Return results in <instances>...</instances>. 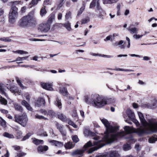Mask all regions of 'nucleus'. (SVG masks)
<instances>
[{"label": "nucleus", "instance_id": "obj_1", "mask_svg": "<svg viewBox=\"0 0 157 157\" xmlns=\"http://www.w3.org/2000/svg\"><path fill=\"white\" fill-rule=\"evenodd\" d=\"M102 123L106 128V130L105 132V135L101 140H98L99 136H95V133L88 130H85L84 132L85 134L88 136H94L93 139L95 140L92 144L91 141H90L85 144L83 148L81 149H77L71 153V155L73 157H82L86 149L90 147L96 145L97 147L90 148L88 151V153H91L98 149L103 147L106 144L112 142L116 140L118 137L124 136L126 134H129L132 132V129L130 127L125 126L124 128L125 132L122 131L117 133L116 132L118 130L117 126H113L105 118L101 119Z\"/></svg>", "mask_w": 157, "mask_h": 157}, {"label": "nucleus", "instance_id": "obj_2", "mask_svg": "<svg viewBox=\"0 0 157 157\" xmlns=\"http://www.w3.org/2000/svg\"><path fill=\"white\" fill-rule=\"evenodd\" d=\"M138 115L141 123L144 127L137 128L135 130V132L139 136L157 132V119L151 118L148 119L147 121L141 113L138 112Z\"/></svg>", "mask_w": 157, "mask_h": 157}, {"label": "nucleus", "instance_id": "obj_3", "mask_svg": "<svg viewBox=\"0 0 157 157\" xmlns=\"http://www.w3.org/2000/svg\"><path fill=\"white\" fill-rule=\"evenodd\" d=\"M36 22V19L34 15L30 13L21 18L19 20L18 25L20 27L25 28L35 25Z\"/></svg>", "mask_w": 157, "mask_h": 157}, {"label": "nucleus", "instance_id": "obj_4", "mask_svg": "<svg viewBox=\"0 0 157 157\" xmlns=\"http://www.w3.org/2000/svg\"><path fill=\"white\" fill-rule=\"evenodd\" d=\"M18 8L15 6H11L9 13V22L13 24L18 17Z\"/></svg>", "mask_w": 157, "mask_h": 157}, {"label": "nucleus", "instance_id": "obj_5", "mask_svg": "<svg viewBox=\"0 0 157 157\" xmlns=\"http://www.w3.org/2000/svg\"><path fill=\"white\" fill-rule=\"evenodd\" d=\"M105 100V97H101L98 95H96L94 106L97 108H102L106 105V101Z\"/></svg>", "mask_w": 157, "mask_h": 157}, {"label": "nucleus", "instance_id": "obj_6", "mask_svg": "<svg viewBox=\"0 0 157 157\" xmlns=\"http://www.w3.org/2000/svg\"><path fill=\"white\" fill-rule=\"evenodd\" d=\"M14 118L16 122L24 127L26 126L27 123L28 119L25 114H23L21 116L15 115Z\"/></svg>", "mask_w": 157, "mask_h": 157}, {"label": "nucleus", "instance_id": "obj_7", "mask_svg": "<svg viewBox=\"0 0 157 157\" xmlns=\"http://www.w3.org/2000/svg\"><path fill=\"white\" fill-rule=\"evenodd\" d=\"M50 26L47 23H44L40 24L38 27V30L41 32H47L50 29Z\"/></svg>", "mask_w": 157, "mask_h": 157}, {"label": "nucleus", "instance_id": "obj_8", "mask_svg": "<svg viewBox=\"0 0 157 157\" xmlns=\"http://www.w3.org/2000/svg\"><path fill=\"white\" fill-rule=\"evenodd\" d=\"M96 95H92L90 96H86L85 97V101L88 104H92L94 106V102Z\"/></svg>", "mask_w": 157, "mask_h": 157}, {"label": "nucleus", "instance_id": "obj_9", "mask_svg": "<svg viewBox=\"0 0 157 157\" xmlns=\"http://www.w3.org/2000/svg\"><path fill=\"white\" fill-rule=\"evenodd\" d=\"M41 85L43 88L46 90H53V88L52 87V83H48L45 82H41Z\"/></svg>", "mask_w": 157, "mask_h": 157}, {"label": "nucleus", "instance_id": "obj_10", "mask_svg": "<svg viewBox=\"0 0 157 157\" xmlns=\"http://www.w3.org/2000/svg\"><path fill=\"white\" fill-rule=\"evenodd\" d=\"M133 25H131L127 29L131 34H137L138 33L139 29L136 27H133L132 26Z\"/></svg>", "mask_w": 157, "mask_h": 157}, {"label": "nucleus", "instance_id": "obj_11", "mask_svg": "<svg viewBox=\"0 0 157 157\" xmlns=\"http://www.w3.org/2000/svg\"><path fill=\"white\" fill-rule=\"evenodd\" d=\"M45 103V101L44 99L42 98H38L37 101L35 102V105L37 107L44 106Z\"/></svg>", "mask_w": 157, "mask_h": 157}, {"label": "nucleus", "instance_id": "obj_12", "mask_svg": "<svg viewBox=\"0 0 157 157\" xmlns=\"http://www.w3.org/2000/svg\"><path fill=\"white\" fill-rule=\"evenodd\" d=\"M56 125L57 129L59 130L61 134L63 136H65L66 135V131L64 129L63 126L58 123Z\"/></svg>", "mask_w": 157, "mask_h": 157}, {"label": "nucleus", "instance_id": "obj_13", "mask_svg": "<svg viewBox=\"0 0 157 157\" xmlns=\"http://www.w3.org/2000/svg\"><path fill=\"white\" fill-rule=\"evenodd\" d=\"M54 104L55 105L57 106L59 109H61L62 108V104L61 102V99L57 97L56 98V101H54Z\"/></svg>", "mask_w": 157, "mask_h": 157}, {"label": "nucleus", "instance_id": "obj_14", "mask_svg": "<svg viewBox=\"0 0 157 157\" xmlns=\"http://www.w3.org/2000/svg\"><path fill=\"white\" fill-rule=\"evenodd\" d=\"M59 92L64 96H67L68 94L67 89L65 87L60 88Z\"/></svg>", "mask_w": 157, "mask_h": 157}, {"label": "nucleus", "instance_id": "obj_15", "mask_svg": "<svg viewBox=\"0 0 157 157\" xmlns=\"http://www.w3.org/2000/svg\"><path fill=\"white\" fill-rule=\"evenodd\" d=\"M126 113L128 117L131 120L132 119H134L135 117L134 113L131 110L128 109L126 112Z\"/></svg>", "mask_w": 157, "mask_h": 157}, {"label": "nucleus", "instance_id": "obj_16", "mask_svg": "<svg viewBox=\"0 0 157 157\" xmlns=\"http://www.w3.org/2000/svg\"><path fill=\"white\" fill-rule=\"evenodd\" d=\"M55 15L53 13H52L48 17V18L46 23L48 24L50 26L53 21L55 19Z\"/></svg>", "mask_w": 157, "mask_h": 157}, {"label": "nucleus", "instance_id": "obj_17", "mask_svg": "<svg viewBox=\"0 0 157 157\" xmlns=\"http://www.w3.org/2000/svg\"><path fill=\"white\" fill-rule=\"evenodd\" d=\"M108 155L109 157H118L119 156L117 151H116L109 152L108 153Z\"/></svg>", "mask_w": 157, "mask_h": 157}, {"label": "nucleus", "instance_id": "obj_18", "mask_svg": "<svg viewBox=\"0 0 157 157\" xmlns=\"http://www.w3.org/2000/svg\"><path fill=\"white\" fill-rule=\"evenodd\" d=\"M99 0H92L90 3L89 8L91 9L95 6H97V5L99 4Z\"/></svg>", "mask_w": 157, "mask_h": 157}, {"label": "nucleus", "instance_id": "obj_19", "mask_svg": "<svg viewBox=\"0 0 157 157\" xmlns=\"http://www.w3.org/2000/svg\"><path fill=\"white\" fill-rule=\"evenodd\" d=\"M64 146L66 149H71L74 147L75 145L73 144L72 142H69L66 143Z\"/></svg>", "mask_w": 157, "mask_h": 157}, {"label": "nucleus", "instance_id": "obj_20", "mask_svg": "<svg viewBox=\"0 0 157 157\" xmlns=\"http://www.w3.org/2000/svg\"><path fill=\"white\" fill-rule=\"evenodd\" d=\"M48 149V146L45 145L44 146H40L38 147L37 148L38 151L39 152H42L43 151H46Z\"/></svg>", "mask_w": 157, "mask_h": 157}, {"label": "nucleus", "instance_id": "obj_21", "mask_svg": "<svg viewBox=\"0 0 157 157\" xmlns=\"http://www.w3.org/2000/svg\"><path fill=\"white\" fill-rule=\"evenodd\" d=\"M49 142L52 143L53 145H54L56 146L61 147L63 146V144L61 142L57 141L51 140Z\"/></svg>", "mask_w": 157, "mask_h": 157}, {"label": "nucleus", "instance_id": "obj_22", "mask_svg": "<svg viewBox=\"0 0 157 157\" xmlns=\"http://www.w3.org/2000/svg\"><path fill=\"white\" fill-rule=\"evenodd\" d=\"M21 104L25 106L29 110L32 111V108L31 107L29 104L25 100H23L21 102Z\"/></svg>", "mask_w": 157, "mask_h": 157}, {"label": "nucleus", "instance_id": "obj_23", "mask_svg": "<svg viewBox=\"0 0 157 157\" xmlns=\"http://www.w3.org/2000/svg\"><path fill=\"white\" fill-rule=\"evenodd\" d=\"M10 90L13 93H17L18 95L20 94V92H19V90L17 86H11L10 88Z\"/></svg>", "mask_w": 157, "mask_h": 157}, {"label": "nucleus", "instance_id": "obj_24", "mask_svg": "<svg viewBox=\"0 0 157 157\" xmlns=\"http://www.w3.org/2000/svg\"><path fill=\"white\" fill-rule=\"evenodd\" d=\"M157 140V135H154L153 136L150 138L148 140V142L150 143H154L156 140Z\"/></svg>", "mask_w": 157, "mask_h": 157}, {"label": "nucleus", "instance_id": "obj_25", "mask_svg": "<svg viewBox=\"0 0 157 157\" xmlns=\"http://www.w3.org/2000/svg\"><path fill=\"white\" fill-rule=\"evenodd\" d=\"M118 0H103V2L104 4H111L117 2Z\"/></svg>", "mask_w": 157, "mask_h": 157}, {"label": "nucleus", "instance_id": "obj_26", "mask_svg": "<svg viewBox=\"0 0 157 157\" xmlns=\"http://www.w3.org/2000/svg\"><path fill=\"white\" fill-rule=\"evenodd\" d=\"M40 1V0H32L31 2L29 4V8H31L32 6L36 5L38 2Z\"/></svg>", "mask_w": 157, "mask_h": 157}, {"label": "nucleus", "instance_id": "obj_27", "mask_svg": "<svg viewBox=\"0 0 157 157\" xmlns=\"http://www.w3.org/2000/svg\"><path fill=\"white\" fill-rule=\"evenodd\" d=\"M16 131H17V134L16 138L17 139H20L22 138V132L18 129H16Z\"/></svg>", "mask_w": 157, "mask_h": 157}, {"label": "nucleus", "instance_id": "obj_28", "mask_svg": "<svg viewBox=\"0 0 157 157\" xmlns=\"http://www.w3.org/2000/svg\"><path fill=\"white\" fill-rule=\"evenodd\" d=\"M33 142L35 144L38 145L40 144H43V141L42 140H40L34 138L33 140Z\"/></svg>", "mask_w": 157, "mask_h": 157}, {"label": "nucleus", "instance_id": "obj_29", "mask_svg": "<svg viewBox=\"0 0 157 157\" xmlns=\"http://www.w3.org/2000/svg\"><path fill=\"white\" fill-rule=\"evenodd\" d=\"M0 91L1 93L6 96V94L5 92V89L4 88V86L3 84H2L0 83Z\"/></svg>", "mask_w": 157, "mask_h": 157}, {"label": "nucleus", "instance_id": "obj_30", "mask_svg": "<svg viewBox=\"0 0 157 157\" xmlns=\"http://www.w3.org/2000/svg\"><path fill=\"white\" fill-rule=\"evenodd\" d=\"M47 12L46 10L45 7H43L41 9L40 12V16L43 17L45 16V14H46Z\"/></svg>", "mask_w": 157, "mask_h": 157}, {"label": "nucleus", "instance_id": "obj_31", "mask_svg": "<svg viewBox=\"0 0 157 157\" xmlns=\"http://www.w3.org/2000/svg\"><path fill=\"white\" fill-rule=\"evenodd\" d=\"M63 25L68 30L70 31L71 29V24L68 21L63 24Z\"/></svg>", "mask_w": 157, "mask_h": 157}, {"label": "nucleus", "instance_id": "obj_32", "mask_svg": "<svg viewBox=\"0 0 157 157\" xmlns=\"http://www.w3.org/2000/svg\"><path fill=\"white\" fill-rule=\"evenodd\" d=\"M3 136L6 137L11 139L14 138L13 135L7 132H5L3 133Z\"/></svg>", "mask_w": 157, "mask_h": 157}, {"label": "nucleus", "instance_id": "obj_33", "mask_svg": "<svg viewBox=\"0 0 157 157\" xmlns=\"http://www.w3.org/2000/svg\"><path fill=\"white\" fill-rule=\"evenodd\" d=\"M14 106L16 110L19 111L21 112H22L23 109L21 105L17 104H14Z\"/></svg>", "mask_w": 157, "mask_h": 157}, {"label": "nucleus", "instance_id": "obj_34", "mask_svg": "<svg viewBox=\"0 0 157 157\" xmlns=\"http://www.w3.org/2000/svg\"><path fill=\"white\" fill-rule=\"evenodd\" d=\"M12 52L14 53L20 54L22 55L23 54H28V52L26 51H25L23 50H17L16 51H13Z\"/></svg>", "mask_w": 157, "mask_h": 157}, {"label": "nucleus", "instance_id": "obj_35", "mask_svg": "<svg viewBox=\"0 0 157 157\" xmlns=\"http://www.w3.org/2000/svg\"><path fill=\"white\" fill-rule=\"evenodd\" d=\"M0 103L1 104L6 105L7 104V101L0 95Z\"/></svg>", "mask_w": 157, "mask_h": 157}, {"label": "nucleus", "instance_id": "obj_36", "mask_svg": "<svg viewBox=\"0 0 157 157\" xmlns=\"http://www.w3.org/2000/svg\"><path fill=\"white\" fill-rule=\"evenodd\" d=\"M59 119L63 121H65L67 120L66 117L63 114H60L58 115Z\"/></svg>", "mask_w": 157, "mask_h": 157}, {"label": "nucleus", "instance_id": "obj_37", "mask_svg": "<svg viewBox=\"0 0 157 157\" xmlns=\"http://www.w3.org/2000/svg\"><path fill=\"white\" fill-rule=\"evenodd\" d=\"M105 99H106L105 100L106 101V105L112 103L115 101V100L113 99H112L111 98H107L105 97Z\"/></svg>", "mask_w": 157, "mask_h": 157}, {"label": "nucleus", "instance_id": "obj_38", "mask_svg": "<svg viewBox=\"0 0 157 157\" xmlns=\"http://www.w3.org/2000/svg\"><path fill=\"white\" fill-rule=\"evenodd\" d=\"M123 148L125 151H127L130 149L131 147L130 144H126L124 145L123 146Z\"/></svg>", "mask_w": 157, "mask_h": 157}, {"label": "nucleus", "instance_id": "obj_39", "mask_svg": "<svg viewBox=\"0 0 157 157\" xmlns=\"http://www.w3.org/2000/svg\"><path fill=\"white\" fill-rule=\"evenodd\" d=\"M85 4H83L82 6V7L80 8L79 10L78 11V13L77 14V15L78 16L80 15L81 14L83 11L84 9H85Z\"/></svg>", "mask_w": 157, "mask_h": 157}, {"label": "nucleus", "instance_id": "obj_40", "mask_svg": "<svg viewBox=\"0 0 157 157\" xmlns=\"http://www.w3.org/2000/svg\"><path fill=\"white\" fill-rule=\"evenodd\" d=\"M71 13L69 11H67L65 15V18L67 20L71 18Z\"/></svg>", "mask_w": 157, "mask_h": 157}, {"label": "nucleus", "instance_id": "obj_41", "mask_svg": "<svg viewBox=\"0 0 157 157\" xmlns=\"http://www.w3.org/2000/svg\"><path fill=\"white\" fill-rule=\"evenodd\" d=\"M99 13V15H98V17L100 18L101 19L103 20L104 19V16L105 14V12L104 11H103L101 12H98Z\"/></svg>", "mask_w": 157, "mask_h": 157}, {"label": "nucleus", "instance_id": "obj_42", "mask_svg": "<svg viewBox=\"0 0 157 157\" xmlns=\"http://www.w3.org/2000/svg\"><path fill=\"white\" fill-rule=\"evenodd\" d=\"M0 40L6 42H9L11 41V40L8 37H4L3 38H0Z\"/></svg>", "mask_w": 157, "mask_h": 157}, {"label": "nucleus", "instance_id": "obj_43", "mask_svg": "<svg viewBox=\"0 0 157 157\" xmlns=\"http://www.w3.org/2000/svg\"><path fill=\"white\" fill-rule=\"evenodd\" d=\"M90 21V18L88 17H87L86 18H84L82 19L81 22L82 23V24H85L87 23L89 21Z\"/></svg>", "mask_w": 157, "mask_h": 157}, {"label": "nucleus", "instance_id": "obj_44", "mask_svg": "<svg viewBox=\"0 0 157 157\" xmlns=\"http://www.w3.org/2000/svg\"><path fill=\"white\" fill-rule=\"evenodd\" d=\"M72 139L73 142L75 143L78 142L79 140L77 136H74L72 137Z\"/></svg>", "mask_w": 157, "mask_h": 157}, {"label": "nucleus", "instance_id": "obj_45", "mask_svg": "<svg viewBox=\"0 0 157 157\" xmlns=\"http://www.w3.org/2000/svg\"><path fill=\"white\" fill-rule=\"evenodd\" d=\"M31 133H29L27 134L25 136H24L23 139H22L21 141H25L26 139H28L32 135Z\"/></svg>", "mask_w": 157, "mask_h": 157}, {"label": "nucleus", "instance_id": "obj_46", "mask_svg": "<svg viewBox=\"0 0 157 157\" xmlns=\"http://www.w3.org/2000/svg\"><path fill=\"white\" fill-rule=\"evenodd\" d=\"M51 1L50 0H44V6L45 7L46 6L48 5H51Z\"/></svg>", "mask_w": 157, "mask_h": 157}, {"label": "nucleus", "instance_id": "obj_47", "mask_svg": "<svg viewBox=\"0 0 157 157\" xmlns=\"http://www.w3.org/2000/svg\"><path fill=\"white\" fill-rule=\"evenodd\" d=\"M97 11H96L97 13L101 12L104 11L101 8V7L100 6L99 4H98L96 6Z\"/></svg>", "mask_w": 157, "mask_h": 157}, {"label": "nucleus", "instance_id": "obj_48", "mask_svg": "<svg viewBox=\"0 0 157 157\" xmlns=\"http://www.w3.org/2000/svg\"><path fill=\"white\" fill-rule=\"evenodd\" d=\"M68 124L73 126L75 128H77V126L73 121L70 120L68 121Z\"/></svg>", "mask_w": 157, "mask_h": 157}, {"label": "nucleus", "instance_id": "obj_49", "mask_svg": "<svg viewBox=\"0 0 157 157\" xmlns=\"http://www.w3.org/2000/svg\"><path fill=\"white\" fill-rule=\"evenodd\" d=\"M35 117L36 118L39 119H44L45 120L47 119V118H45V117L42 116L38 115H35Z\"/></svg>", "mask_w": 157, "mask_h": 157}, {"label": "nucleus", "instance_id": "obj_50", "mask_svg": "<svg viewBox=\"0 0 157 157\" xmlns=\"http://www.w3.org/2000/svg\"><path fill=\"white\" fill-rule=\"evenodd\" d=\"M0 123L2 126L4 127L6 124V122L4 120L1 118L0 120Z\"/></svg>", "mask_w": 157, "mask_h": 157}, {"label": "nucleus", "instance_id": "obj_51", "mask_svg": "<svg viewBox=\"0 0 157 157\" xmlns=\"http://www.w3.org/2000/svg\"><path fill=\"white\" fill-rule=\"evenodd\" d=\"M64 0H59L58 2V6L59 8L61 7L63 5Z\"/></svg>", "mask_w": 157, "mask_h": 157}, {"label": "nucleus", "instance_id": "obj_52", "mask_svg": "<svg viewBox=\"0 0 157 157\" xmlns=\"http://www.w3.org/2000/svg\"><path fill=\"white\" fill-rule=\"evenodd\" d=\"M131 121H133V122L136 125L137 127H138V126H139L140 124H139V122H138V121L137 120L135 119V118H134V119H132V120H131Z\"/></svg>", "mask_w": 157, "mask_h": 157}, {"label": "nucleus", "instance_id": "obj_53", "mask_svg": "<svg viewBox=\"0 0 157 157\" xmlns=\"http://www.w3.org/2000/svg\"><path fill=\"white\" fill-rule=\"evenodd\" d=\"M16 81L17 82L19 85L21 87L22 89L23 88V86L22 84L21 83L20 81V80H19V78H16Z\"/></svg>", "mask_w": 157, "mask_h": 157}, {"label": "nucleus", "instance_id": "obj_54", "mask_svg": "<svg viewBox=\"0 0 157 157\" xmlns=\"http://www.w3.org/2000/svg\"><path fill=\"white\" fill-rule=\"evenodd\" d=\"M26 155V154L24 152H20L17 153V155L16 157H20L22 156H24Z\"/></svg>", "mask_w": 157, "mask_h": 157}, {"label": "nucleus", "instance_id": "obj_55", "mask_svg": "<svg viewBox=\"0 0 157 157\" xmlns=\"http://www.w3.org/2000/svg\"><path fill=\"white\" fill-rule=\"evenodd\" d=\"M40 113L44 115H48V112L45 110L41 109L40 110Z\"/></svg>", "mask_w": 157, "mask_h": 157}, {"label": "nucleus", "instance_id": "obj_56", "mask_svg": "<svg viewBox=\"0 0 157 157\" xmlns=\"http://www.w3.org/2000/svg\"><path fill=\"white\" fill-rule=\"evenodd\" d=\"M48 115H49L50 116H53L55 114L54 112L52 110H49L48 111Z\"/></svg>", "mask_w": 157, "mask_h": 157}, {"label": "nucleus", "instance_id": "obj_57", "mask_svg": "<svg viewBox=\"0 0 157 157\" xmlns=\"http://www.w3.org/2000/svg\"><path fill=\"white\" fill-rule=\"evenodd\" d=\"M21 1H16L14 2H12V5L11 6H15V5H17L20 2H21Z\"/></svg>", "mask_w": 157, "mask_h": 157}, {"label": "nucleus", "instance_id": "obj_58", "mask_svg": "<svg viewBox=\"0 0 157 157\" xmlns=\"http://www.w3.org/2000/svg\"><path fill=\"white\" fill-rule=\"evenodd\" d=\"M129 55L130 56H132V57H135H135H138L139 58L142 57V56H141L139 55H136L135 54H129Z\"/></svg>", "mask_w": 157, "mask_h": 157}, {"label": "nucleus", "instance_id": "obj_59", "mask_svg": "<svg viewBox=\"0 0 157 157\" xmlns=\"http://www.w3.org/2000/svg\"><path fill=\"white\" fill-rule=\"evenodd\" d=\"M18 66L19 67H29L31 68H33V67L34 66H31V65L29 66V65H19Z\"/></svg>", "mask_w": 157, "mask_h": 157}, {"label": "nucleus", "instance_id": "obj_60", "mask_svg": "<svg viewBox=\"0 0 157 157\" xmlns=\"http://www.w3.org/2000/svg\"><path fill=\"white\" fill-rule=\"evenodd\" d=\"M133 38L137 39L140 38V35H137V34H134L133 36Z\"/></svg>", "mask_w": 157, "mask_h": 157}, {"label": "nucleus", "instance_id": "obj_61", "mask_svg": "<svg viewBox=\"0 0 157 157\" xmlns=\"http://www.w3.org/2000/svg\"><path fill=\"white\" fill-rule=\"evenodd\" d=\"M0 111L2 113L5 114H7L8 113L7 110L4 109H0Z\"/></svg>", "mask_w": 157, "mask_h": 157}, {"label": "nucleus", "instance_id": "obj_62", "mask_svg": "<svg viewBox=\"0 0 157 157\" xmlns=\"http://www.w3.org/2000/svg\"><path fill=\"white\" fill-rule=\"evenodd\" d=\"M13 147L14 148L15 150H19L20 149V147L19 146L17 145L14 146H13Z\"/></svg>", "mask_w": 157, "mask_h": 157}, {"label": "nucleus", "instance_id": "obj_63", "mask_svg": "<svg viewBox=\"0 0 157 157\" xmlns=\"http://www.w3.org/2000/svg\"><path fill=\"white\" fill-rule=\"evenodd\" d=\"M39 136H48V134L47 133V132H44L42 133H41V134H39Z\"/></svg>", "mask_w": 157, "mask_h": 157}, {"label": "nucleus", "instance_id": "obj_64", "mask_svg": "<svg viewBox=\"0 0 157 157\" xmlns=\"http://www.w3.org/2000/svg\"><path fill=\"white\" fill-rule=\"evenodd\" d=\"M150 57L147 56H144L143 57V60L146 61H148L150 60Z\"/></svg>", "mask_w": 157, "mask_h": 157}]
</instances>
